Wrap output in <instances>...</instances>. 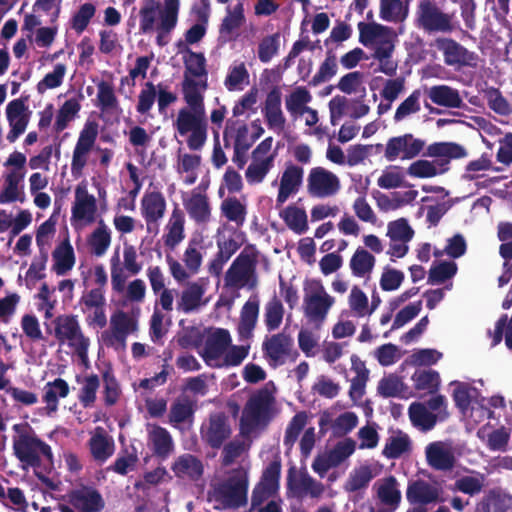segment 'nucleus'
<instances>
[{
    "label": "nucleus",
    "mask_w": 512,
    "mask_h": 512,
    "mask_svg": "<svg viewBox=\"0 0 512 512\" xmlns=\"http://www.w3.org/2000/svg\"><path fill=\"white\" fill-rule=\"evenodd\" d=\"M13 451L15 457L23 464V467H32L37 479L51 490H57V485L49 477L38 469L41 467V456L53 466L54 456L51 446L40 439L36 433L22 435L21 439H13Z\"/></svg>",
    "instance_id": "nucleus-1"
},
{
    "label": "nucleus",
    "mask_w": 512,
    "mask_h": 512,
    "mask_svg": "<svg viewBox=\"0 0 512 512\" xmlns=\"http://www.w3.org/2000/svg\"><path fill=\"white\" fill-rule=\"evenodd\" d=\"M248 471L240 466L232 469L228 477L213 485L209 493L219 503L215 509H237L245 506L248 501Z\"/></svg>",
    "instance_id": "nucleus-2"
},
{
    "label": "nucleus",
    "mask_w": 512,
    "mask_h": 512,
    "mask_svg": "<svg viewBox=\"0 0 512 512\" xmlns=\"http://www.w3.org/2000/svg\"><path fill=\"white\" fill-rule=\"evenodd\" d=\"M423 156L432 158H441L439 165L442 167L437 169L433 162L420 159L410 164L407 173L415 178H431L448 170L447 165L451 159H461L467 156L466 149L455 142H434L426 148Z\"/></svg>",
    "instance_id": "nucleus-3"
},
{
    "label": "nucleus",
    "mask_w": 512,
    "mask_h": 512,
    "mask_svg": "<svg viewBox=\"0 0 512 512\" xmlns=\"http://www.w3.org/2000/svg\"><path fill=\"white\" fill-rule=\"evenodd\" d=\"M275 398L267 388L253 394L246 402L240 418V431L249 435L259 427H266L272 419Z\"/></svg>",
    "instance_id": "nucleus-4"
},
{
    "label": "nucleus",
    "mask_w": 512,
    "mask_h": 512,
    "mask_svg": "<svg viewBox=\"0 0 512 512\" xmlns=\"http://www.w3.org/2000/svg\"><path fill=\"white\" fill-rule=\"evenodd\" d=\"M454 15L444 12L435 0H419L415 26L427 34H449L455 30Z\"/></svg>",
    "instance_id": "nucleus-5"
},
{
    "label": "nucleus",
    "mask_w": 512,
    "mask_h": 512,
    "mask_svg": "<svg viewBox=\"0 0 512 512\" xmlns=\"http://www.w3.org/2000/svg\"><path fill=\"white\" fill-rule=\"evenodd\" d=\"M173 127L180 136H186L187 145L191 150H200L207 140V121L205 110L181 108L178 111Z\"/></svg>",
    "instance_id": "nucleus-6"
},
{
    "label": "nucleus",
    "mask_w": 512,
    "mask_h": 512,
    "mask_svg": "<svg viewBox=\"0 0 512 512\" xmlns=\"http://www.w3.org/2000/svg\"><path fill=\"white\" fill-rule=\"evenodd\" d=\"M257 255L243 250L226 271L224 283L226 287L253 290L258 285L256 273Z\"/></svg>",
    "instance_id": "nucleus-7"
},
{
    "label": "nucleus",
    "mask_w": 512,
    "mask_h": 512,
    "mask_svg": "<svg viewBox=\"0 0 512 512\" xmlns=\"http://www.w3.org/2000/svg\"><path fill=\"white\" fill-rule=\"evenodd\" d=\"M265 359L272 367L284 365L287 361L294 362L299 356L294 349L293 338L284 332L266 336L262 343Z\"/></svg>",
    "instance_id": "nucleus-8"
},
{
    "label": "nucleus",
    "mask_w": 512,
    "mask_h": 512,
    "mask_svg": "<svg viewBox=\"0 0 512 512\" xmlns=\"http://www.w3.org/2000/svg\"><path fill=\"white\" fill-rule=\"evenodd\" d=\"M98 127L96 121H87L79 133L71 160V174L74 178L83 175V170L88 163V156L97 140Z\"/></svg>",
    "instance_id": "nucleus-9"
},
{
    "label": "nucleus",
    "mask_w": 512,
    "mask_h": 512,
    "mask_svg": "<svg viewBox=\"0 0 512 512\" xmlns=\"http://www.w3.org/2000/svg\"><path fill=\"white\" fill-rule=\"evenodd\" d=\"M111 331H104L102 339L107 347L125 349L129 334L137 331V320L123 310H117L110 317Z\"/></svg>",
    "instance_id": "nucleus-10"
},
{
    "label": "nucleus",
    "mask_w": 512,
    "mask_h": 512,
    "mask_svg": "<svg viewBox=\"0 0 512 512\" xmlns=\"http://www.w3.org/2000/svg\"><path fill=\"white\" fill-rule=\"evenodd\" d=\"M426 145L425 140L415 137L412 133L394 136L385 145L384 157L392 162L397 159L412 160L419 156Z\"/></svg>",
    "instance_id": "nucleus-11"
},
{
    "label": "nucleus",
    "mask_w": 512,
    "mask_h": 512,
    "mask_svg": "<svg viewBox=\"0 0 512 512\" xmlns=\"http://www.w3.org/2000/svg\"><path fill=\"white\" fill-rule=\"evenodd\" d=\"M281 462H270L262 472L260 481L255 485L251 495V509H256L265 501L278 494L280 487Z\"/></svg>",
    "instance_id": "nucleus-12"
},
{
    "label": "nucleus",
    "mask_w": 512,
    "mask_h": 512,
    "mask_svg": "<svg viewBox=\"0 0 512 512\" xmlns=\"http://www.w3.org/2000/svg\"><path fill=\"white\" fill-rule=\"evenodd\" d=\"M54 335L59 344L67 343L70 348L78 346L80 353H84L86 337L75 315H59L54 321Z\"/></svg>",
    "instance_id": "nucleus-13"
},
{
    "label": "nucleus",
    "mask_w": 512,
    "mask_h": 512,
    "mask_svg": "<svg viewBox=\"0 0 512 512\" xmlns=\"http://www.w3.org/2000/svg\"><path fill=\"white\" fill-rule=\"evenodd\" d=\"M435 46L442 52L444 62L448 66L475 68L478 65V55L452 38H437Z\"/></svg>",
    "instance_id": "nucleus-14"
},
{
    "label": "nucleus",
    "mask_w": 512,
    "mask_h": 512,
    "mask_svg": "<svg viewBox=\"0 0 512 512\" xmlns=\"http://www.w3.org/2000/svg\"><path fill=\"white\" fill-rule=\"evenodd\" d=\"M67 502L78 512H101L105 508L102 494L93 486L80 485L70 490Z\"/></svg>",
    "instance_id": "nucleus-15"
},
{
    "label": "nucleus",
    "mask_w": 512,
    "mask_h": 512,
    "mask_svg": "<svg viewBox=\"0 0 512 512\" xmlns=\"http://www.w3.org/2000/svg\"><path fill=\"white\" fill-rule=\"evenodd\" d=\"M340 189L339 178L323 167H314L307 178V190L313 197L325 198L335 195Z\"/></svg>",
    "instance_id": "nucleus-16"
},
{
    "label": "nucleus",
    "mask_w": 512,
    "mask_h": 512,
    "mask_svg": "<svg viewBox=\"0 0 512 512\" xmlns=\"http://www.w3.org/2000/svg\"><path fill=\"white\" fill-rule=\"evenodd\" d=\"M231 434L232 429L224 413L211 414L207 428L201 429L203 441L213 449H220Z\"/></svg>",
    "instance_id": "nucleus-17"
},
{
    "label": "nucleus",
    "mask_w": 512,
    "mask_h": 512,
    "mask_svg": "<svg viewBox=\"0 0 512 512\" xmlns=\"http://www.w3.org/2000/svg\"><path fill=\"white\" fill-rule=\"evenodd\" d=\"M317 291L304 297V313L312 321H323L334 303V298L327 294L321 282H316Z\"/></svg>",
    "instance_id": "nucleus-18"
},
{
    "label": "nucleus",
    "mask_w": 512,
    "mask_h": 512,
    "mask_svg": "<svg viewBox=\"0 0 512 512\" xmlns=\"http://www.w3.org/2000/svg\"><path fill=\"white\" fill-rule=\"evenodd\" d=\"M96 212V198L88 193L85 186L78 185L75 189V201L71 210V221L93 223L95 221Z\"/></svg>",
    "instance_id": "nucleus-19"
},
{
    "label": "nucleus",
    "mask_w": 512,
    "mask_h": 512,
    "mask_svg": "<svg viewBox=\"0 0 512 512\" xmlns=\"http://www.w3.org/2000/svg\"><path fill=\"white\" fill-rule=\"evenodd\" d=\"M303 168L297 165H288L282 173L276 208H281L291 195L296 194L303 182Z\"/></svg>",
    "instance_id": "nucleus-20"
},
{
    "label": "nucleus",
    "mask_w": 512,
    "mask_h": 512,
    "mask_svg": "<svg viewBox=\"0 0 512 512\" xmlns=\"http://www.w3.org/2000/svg\"><path fill=\"white\" fill-rule=\"evenodd\" d=\"M26 110L22 99H14L6 107V116L11 128L6 138L10 143H14L27 128L29 117L25 114Z\"/></svg>",
    "instance_id": "nucleus-21"
},
{
    "label": "nucleus",
    "mask_w": 512,
    "mask_h": 512,
    "mask_svg": "<svg viewBox=\"0 0 512 512\" xmlns=\"http://www.w3.org/2000/svg\"><path fill=\"white\" fill-rule=\"evenodd\" d=\"M287 486L297 497L309 495L312 498H319L325 490L324 485L307 472L301 473L298 478H295L294 467L288 471Z\"/></svg>",
    "instance_id": "nucleus-22"
},
{
    "label": "nucleus",
    "mask_w": 512,
    "mask_h": 512,
    "mask_svg": "<svg viewBox=\"0 0 512 512\" xmlns=\"http://www.w3.org/2000/svg\"><path fill=\"white\" fill-rule=\"evenodd\" d=\"M176 47L178 53L184 54V75L195 79H207L208 71L204 54L192 51L182 40L176 43Z\"/></svg>",
    "instance_id": "nucleus-23"
},
{
    "label": "nucleus",
    "mask_w": 512,
    "mask_h": 512,
    "mask_svg": "<svg viewBox=\"0 0 512 512\" xmlns=\"http://www.w3.org/2000/svg\"><path fill=\"white\" fill-rule=\"evenodd\" d=\"M166 211V200L159 191L147 192L141 200V214L151 231V224H157Z\"/></svg>",
    "instance_id": "nucleus-24"
},
{
    "label": "nucleus",
    "mask_w": 512,
    "mask_h": 512,
    "mask_svg": "<svg viewBox=\"0 0 512 512\" xmlns=\"http://www.w3.org/2000/svg\"><path fill=\"white\" fill-rule=\"evenodd\" d=\"M171 470L179 479L197 482L204 474V465L195 455L186 453L178 456L171 466Z\"/></svg>",
    "instance_id": "nucleus-25"
},
{
    "label": "nucleus",
    "mask_w": 512,
    "mask_h": 512,
    "mask_svg": "<svg viewBox=\"0 0 512 512\" xmlns=\"http://www.w3.org/2000/svg\"><path fill=\"white\" fill-rule=\"evenodd\" d=\"M439 491L425 480L409 481L406 489V499L411 505L426 506L438 500Z\"/></svg>",
    "instance_id": "nucleus-26"
},
{
    "label": "nucleus",
    "mask_w": 512,
    "mask_h": 512,
    "mask_svg": "<svg viewBox=\"0 0 512 512\" xmlns=\"http://www.w3.org/2000/svg\"><path fill=\"white\" fill-rule=\"evenodd\" d=\"M181 86L183 99L188 105L187 108L205 110L204 92L208 89L207 79H195L183 75Z\"/></svg>",
    "instance_id": "nucleus-27"
},
{
    "label": "nucleus",
    "mask_w": 512,
    "mask_h": 512,
    "mask_svg": "<svg viewBox=\"0 0 512 512\" xmlns=\"http://www.w3.org/2000/svg\"><path fill=\"white\" fill-rule=\"evenodd\" d=\"M231 344V336L228 330L216 328L206 339L205 347L200 353L207 365L211 360L218 359Z\"/></svg>",
    "instance_id": "nucleus-28"
},
{
    "label": "nucleus",
    "mask_w": 512,
    "mask_h": 512,
    "mask_svg": "<svg viewBox=\"0 0 512 512\" xmlns=\"http://www.w3.org/2000/svg\"><path fill=\"white\" fill-rule=\"evenodd\" d=\"M426 460L430 467L437 471H449L455 466L456 458L442 442H432L426 449Z\"/></svg>",
    "instance_id": "nucleus-29"
},
{
    "label": "nucleus",
    "mask_w": 512,
    "mask_h": 512,
    "mask_svg": "<svg viewBox=\"0 0 512 512\" xmlns=\"http://www.w3.org/2000/svg\"><path fill=\"white\" fill-rule=\"evenodd\" d=\"M179 0H165L164 9L160 12V23L157 26L156 42L160 47L167 45L164 36L168 35L177 25Z\"/></svg>",
    "instance_id": "nucleus-30"
},
{
    "label": "nucleus",
    "mask_w": 512,
    "mask_h": 512,
    "mask_svg": "<svg viewBox=\"0 0 512 512\" xmlns=\"http://www.w3.org/2000/svg\"><path fill=\"white\" fill-rule=\"evenodd\" d=\"M197 405L196 401L187 395H182L174 400L170 406L169 423L178 428L179 424L192 423Z\"/></svg>",
    "instance_id": "nucleus-31"
},
{
    "label": "nucleus",
    "mask_w": 512,
    "mask_h": 512,
    "mask_svg": "<svg viewBox=\"0 0 512 512\" xmlns=\"http://www.w3.org/2000/svg\"><path fill=\"white\" fill-rule=\"evenodd\" d=\"M263 114L270 129L284 128L286 119L281 110V92L277 87L267 94Z\"/></svg>",
    "instance_id": "nucleus-32"
},
{
    "label": "nucleus",
    "mask_w": 512,
    "mask_h": 512,
    "mask_svg": "<svg viewBox=\"0 0 512 512\" xmlns=\"http://www.w3.org/2000/svg\"><path fill=\"white\" fill-rule=\"evenodd\" d=\"M189 217L198 225H205L211 219V206L206 195L193 193L191 197L183 201Z\"/></svg>",
    "instance_id": "nucleus-33"
},
{
    "label": "nucleus",
    "mask_w": 512,
    "mask_h": 512,
    "mask_svg": "<svg viewBox=\"0 0 512 512\" xmlns=\"http://www.w3.org/2000/svg\"><path fill=\"white\" fill-rule=\"evenodd\" d=\"M218 252L211 260L208 271L212 276L219 277L222 274L224 265L240 248V244L233 238L217 241Z\"/></svg>",
    "instance_id": "nucleus-34"
},
{
    "label": "nucleus",
    "mask_w": 512,
    "mask_h": 512,
    "mask_svg": "<svg viewBox=\"0 0 512 512\" xmlns=\"http://www.w3.org/2000/svg\"><path fill=\"white\" fill-rule=\"evenodd\" d=\"M432 103L446 108H462L464 102L457 89L448 85H434L428 90Z\"/></svg>",
    "instance_id": "nucleus-35"
},
{
    "label": "nucleus",
    "mask_w": 512,
    "mask_h": 512,
    "mask_svg": "<svg viewBox=\"0 0 512 512\" xmlns=\"http://www.w3.org/2000/svg\"><path fill=\"white\" fill-rule=\"evenodd\" d=\"M148 441L152 444L153 454L166 459L174 450V442L170 432L159 425H153L148 433Z\"/></svg>",
    "instance_id": "nucleus-36"
},
{
    "label": "nucleus",
    "mask_w": 512,
    "mask_h": 512,
    "mask_svg": "<svg viewBox=\"0 0 512 512\" xmlns=\"http://www.w3.org/2000/svg\"><path fill=\"white\" fill-rule=\"evenodd\" d=\"M204 294L205 288L203 285L198 282L188 283L177 301V310L185 314L198 310L204 304L202 301Z\"/></svg>",
    "instance_id": "nucleus-37"
},
{
    "label": "nucleus",
    "mask_w": 512,
    "mask_h": 512,
    "mask_svg": "<svg viewBox=\"0 0 512 512\" xmlns=\"http://www.w3.org/2000/svg\"><path fill=\"white\" fill-rule=\"evenodd\" d=\"M52 257L54 260L53 270L57 275H64L73 268L75 253L68 238L56 246L52 252Z\"/></svg>",
    "instance_id": "nucleus-38"
},
{
    "label": "nucleus",
    "mask_w": 512,
    "mask_h": 512,
    "mask_svg": "<svg viewBox=\"0 0 512 512\" xmlns=\"http://www.w3.org/2000/svg\"><path fill=\"white\" fill-rule=\"evenodd\" d=\"M184 225V213L175 207L167 224V233L163 237L165 246L173 250L185 238Z\"/></svg>",
    "instance_id": "nucleus-39"
},
{
    "label": "nucleus",
    "mask_w": 512,
    "mask_h": 512,
    "mask_svg": "<svg viewBox=\"0 0 512 512\" xmlns=\"http://www.w3.org/2000/svg\"><path fill=\"white\" fill-rule=\"evenodd\" d=\"M377 497L381 504L396 509L401 503V491L398 488L397 479L394 476L386 477L377 488Z\"/></svg>",
    "instance_id": "nucleus-40"
},
{
    "label": "nucleus",
    "mask_w": 512,
    "mask_h": 512,
    "mask_svg": "<svg viewBox=\"0 0 512 512\" xmlns=\"http://www.w3.org/2000/svg\"><path fill=\"white\" fill-rule=\"evenodd\" d=\"M259 314V302L248 300L241 310L238 333L242 338H250L256 326Z\"/></svg>",
    "instance_id": "nucleus-41"
},
{
    "label": "nucleus",
    "mask_w": 512,
    "mask_h": 512,
    "mask_svg": "<svg viewBox=\"0 0 512 512\" xmlns=\"http://www.w3.org/2000/svg\"><path fill=\"white\" fill-rule=\"evenodd\" d=\"M375 263L374 255L363 247H358L350 259L349 266L355 277L363 278L373 271Z\"/></svg>",
    "instance_id": "nucleus-42"
},
{
    "label": "nucleus",
    "mask_w": 512,
    "mask_h": 512,
    "mask_svg": "<svg viewBox=\"0 0 512 512\" xmlns=\"http://www.w3.org/2000/svg\"><path fill=\"white\" fill-rule=\"evenodd\" d=\"M69 385L66 380L56 378L48 382L44 387L43 401L47 404L49 413L56 412L58 409V398H65L69 394Z\"/></svg>",
    "instance_id": "nucleus-43"
},
{
    "label": "nucleus",
    "mask_w": 512,
    "mask_h": 512,
    "mask_svg": "<svg viewBox=\"0 0 512 512\" xmlns=\"http://www.w3.org/2000/svg\"><path fill=\"white\" fill-rule=\"evenodd\" d=\"M287 227L296 234H303L308 230V220L306 211L295 205H289L280 213Z\"/></svg>",
    "instance_id": "nucleus-44"
},
{
    "label": "nucleus",
    "mask_w": 512,
    "mask_h": 512,
    "mask_svg": "<svg viewBox=\"0 0 512 512\" xmlns=\"http://www.w3.org/2000/svg\"><path fill=\"white\" fill-rule=\"evenodd\" d=\"M88 245L91 253L97 257L103 256L111 244V233L101 219L97 228L89 235Z\"/></svg>",
    "instance_id": "nucleus-45"
},
{
    "label": "nucleus",
    "mask_w": 512,
    "mask_h": 512,
    "mask_svg": "<svg viewBox=\"0 0 512 512\" xmlns=\"http://www.w3.org/2000/svg\"><path fill=\"white\" fill-rule=\"evenodd\" d=\"M275 154H270L264 159H252L245 171L246 181L250 184H259L263 182L266 175L274 165Z\"/></svg>",
    "instance_id": "nucleus-46"
},
{
    "label": "nucleus",
    "mask_w": 512,
    "mask_h": 512,
    "mask_svg": "<svg viewBox=\"0 0 512 512\" xmlns=\"http://www.w3.org/2000/svg\"><path fill=\"white\" fill-rule=\"evenodd\" d=\"M409 416L412 423L423 431L432 430L439 420L438 415L429 411L422 403H412L409 407Z\"/></svg>",
    "instance_id": "nucleus-47"
},
{
    "label": "nucleus",
    "mask_w": 512,
    "mask_h": 512,
    "mask_svg": "<svg viewBox=\"0 0 512 512\" xmlns=\"http://www.w3.org/2000/svg\"><path fill=\"white\" fill-rule=\"evenodd\" d=\"M89 448L94 460L103 463L114 453V443L103 432L96 433L89 440Z\"/></svg>",
    "instance_id": "nucleus-48"
},
{
    "label": "nucleus",
    "mask_w": 512,
    "mask_h": 512,
    "mask_svg": "<svg viewBox=\"0 0 512 512\" xmlns=\"http://www.w3.org/2000/svg\"><path fill=\"white\" fill-rule=\"evenodd\" d=\"M24 178V173L13 170L5 176L4 188L0 192V204L24 201V196H19V183Z\"/></svg>",
    "instance_id": "nucleus-49"
},
{
    "label": "nucleus",
    "mask_w": 512,
    "mask_h": 512,
    "mask_svg": "<svg viewBox=\"0 0 512 512\" xmlns=\"http://www.w3.org/2000/svg\"><path fill=\"white\" fill-rule=\"evenodd\" d=\"M81 109L80 102L77 98L66 100L59 108L54 123V131L60 133L65 130L69 123L78 115Z\"/></svg>",
    "instance_id": "nucleus-50"
},
{
    "label": "nucleus",
    "mask_w": 512,
    "mask_h": 512,
    "mask_svg": "<svg viewBox=\"0 0 512 512\" xmlns=\"http://www.w3.org/2000/svg\"><path fill=\"white\" fill-rule=\"evenodd\" d=\"M98 108L103 113L120 110L119 101L115 95L114 87L107 81H100L97 85Z\"/></svg>",
    "instance_id": "nucleus-51"
},
{
    "label": "nucleus",
    "mask_w": 512,
    "mask_h": 512,
    "mask_svg": "<svg viewBox=\"0 0 512 512\" xmlns=\"http://www.w3.org/2000/svg\"><path fill=\"white\" fill-rule=\"evenodd\" d=\"M102 380H103V395H104V403L106 406L115 405L119 397L121 395V388L118 380L115 377L113 368L111 365H108L101 372Z\"/></svg>",
    "instance_id": "nucleus-52"
},
{
    "label": "nucleus",
    "mask_w": 512,
    "mask_h": 512,
    "mask_svg": "<svg viewBox=\"0 0 512 512\" xmlns=\"http://www.w3.org/2000/svg\"><path fill=\"white\" fill-rule=\"evenodd\" d=\"M221 213L228 221L234 222L237 226L244 224L246 219V206L236 197H228L222 201Z\"/></svg>",
    "instance_id": "nucleus-53"
},
{
    "label": "nucleus",
    "mask_w": 512,
    "mask_h": 512,
    "mask_svg": "<svg viewBox=\"0 0 512 512\" xmlns=\"http://www.w3.org/2000/svg\"><path fill=\"white\" fill-rule=\"evenodd\" d=\"M416 390H426L429 393H436L440 386V375L437 371L416 370L411 377Z\"/></svg>",
    "instance_id": "nucleus-54"
},
{
    "label": "nucleus",
    "mask_w": 512,
    "mask_h": 512,
    "mask_svg": "<svg viewBox=\"0 0 512 512\" xmlns=\"http://www.w3.org/2000/svg\"><path fill=\"white\" fill-rule=\"evenodd\" d=\"M408 14V7L401 0H380V17L388 22H401Z\"/></svg>",
    "instance_id": "nucleus-55"
},
{
    "label": "nucleus",
    "mask_w": 512,
    "mask_h": 512,
    "mask_svg": "<svg viewBox=\"0 0 512 512\" xmlns=\"http://www.w3.org/2000/svg\"><path fill=\"white\" fill-rule=\"evenodd\" d=\"M245 22L244 8L242 3H238L233 9L227 8V15L222 20L219 27L221 36H229L233 31L239 29Z\"/></svg>",
    "instance_id": "nucleus-56"
},
{
    "label": "nucleus",
    "mask_w": 512,
    "mask_h": 512,
    "mask_svg": "<svg viewBox=\"0 0 512 512\" xmlns=\"http://www.w3.org/2000/svg\"><path fill=\"white\" fill-rule=\"evenodd\" d=\"M310 92L305 87H298L291 92L285 99V105L288 112L292 115H303L306 104L311 101Z\"/></svg>",
    "instance_id": "nucleus-57"
},
{
    "label": "nucleus",
    "mask_w": 512,
    "mask_h": 512,
    "mask_svg": "<svg viewBox=\"0 0 512 512\" xmlns=\"http://www.w3.org/2000/svg\"><path fill=\"white\" fill-rule=\"evenodd\" d=\"M284 308L281 301L275 296L265 305L264 322L269 332L278 329L282 323Z\"/></svg>",
    "instance_id": "nucleus-58"
},
{
    "label": "nucleus",
    "mask_w": 512,
    "mask_h": 512,
    "mask_svg": "<svg viewBox=\"0 0 512 512\" xmlns=\"http://www.w3.org/2000/svg\"><path fill=\"white\" fill-rule=\"evenodd\" d=\"M100 386V380L97 374L85 376L83 386L80 389L78 399L84 408L92 407L96 401L97 390Z\"/></svg>",
    "instance_id": "nucleus-59"
},
{
    "label": "nucleus",
    "mask_w": 512,
    "mask_h": 512,
    "mask_svg": "<svg viewBox=\"0 0 512 512\" xmlns=\"http://www.w3.org/2000/svg\"><path fill=\"white\" fill-rule=\"evenodd\" d=\"M160 6L161 4L157 0L144 1L139 12L140 31L142 33H149L153 30L157 14L160 12Z\"/></svg>",
    "instance_id": "nucleus-60"
},
{
    "label": "nucleus",
    "mask_w": 512,
    "mask_h": 512,
    "mask_svg": "<svg viewBox=\"0 0 512 512\" xmlns=\"http://www.w3.org/2000/svg\"><path fill=\"white\" fill-rule=\"evenodd\" d=\"M410 445V439L406 434L401 436H392L385 444L382 454L387 459H398L410 450Z\"/></svg>",
    "instance_id": "nucleus-61"
},
{
    "label": "nucleus",
    "mask_w": 512,
    "mask_h": 512,
    "mask_svg": "<svg viewBox=\"0 0 512 512\" xmlns=\"http://www.w3.org/2000/svg\"><path fill=\"white\" fill-rule=\"evenodd\" d=\"M280 49V33L265 36L258 45V58L262 63H268Z\"/></svg>",
    "instance_id": "nucleus-62"
},
{
    "label": "nucleus",
    "mask_w": 512,
    "mask_h": 512,
    "mask_svg": "<svg viewBox=\"0 0 512 512\" xmlns=\"http://www.w3.org/2000/svg\"><path fill=\"white\" fill-rule=\"evenodd\" d=\"M387 236L392 242H409L414 236V230L404 218L392 221L388 224Z\"/></svg>",
    "instance_id": "nucleus-63"
},
{
    "label": "nucleus",
    "mask_w": 512,
    "mask_h": 512,
    "mask_svg": "<svg viewBox=\"0 0 512 512\" xmlns=\"http://www.w3.org/2000/svg\"><path fill=\"white\" fill-rule=\"evenodd\" d=\"M373 474L369 466H362L350 473L345 484V489L349 492H356L366 488L372 480Z\"/></svg>",
    "instance_id": "nucleus-64"
}]
</instances>
